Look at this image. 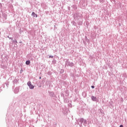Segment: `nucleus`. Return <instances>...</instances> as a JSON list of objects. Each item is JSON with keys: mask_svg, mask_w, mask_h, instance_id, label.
Returning a JSON list of instances; mask_svg holds the SVG:
<instances>
[{"mask_svg": "<svg viewBox=\"0 0 127 127\" xmlns=\"http://www.w3.org/2000/svg\"><path fill=\"white\" fill-rule=\"evenodd\" d=\"M73 17L75 20H79L82 17V14L79 12H75L73 14Z\"/></svg>", "mask_w": 127, "mask_h": 127, "instance_id": "obj_1", "label": "nucleus"}, {"mask_svg": "<svg viewBox=\"0 0 127 127\" xmlns=\"http://www.w3.org/2000/svg\"><path fill=\"white\" fill-rule=\"evenodd\" d=\"M65 65L67 66V67H74L75 64L72 62H70L69 61V59L66 60L65 61Z\"/></svg>", "mask_w": 127, "mask_h": 127, "instance_id": "obj_2", "label": "nucleus"}, {"mask_svg": "<svg viewBox=\"0 0 127 127\" xmlns=\"http://www.w3.org/2000/svg\"><path fill=\"white\" fill-rule=\"evenodd\" d=\"M78 121L79 122H77L78 125H79L80 127H82L83 126L82 124L84 125V118L79 119Z\"/></svg>", "mask_w": 127, "mask_h": 127, "instance_id": "obj_3", "label": "nucleus"}, {"mask_svg": "<svg viewBox=\"0 0 127 127\" xmlns=\"http://www.w3.org/2000/svg\"><path fill=\"white\" fill-rule=\"evenodd\" d=\"M49 93V96L51 97V98H55L56 97V95H55V92L53 91H48Z\"/></svg>", "mask_w": 127, "mask_h": 127, "instance_id": "obj_4", "label": "nucleus"}, {"mask_svg": "<svg viewBox=\"0 0 127 127\" xmlns=\"http://www.w3.org/2000/svg\"><path fill=\"white\" fill-rule=\"evenodd\" d=\"M27 85L28 86L30 90H33V89H34V85H32V84L31 83V82L28 81L27 82Z\"/></svg>", "mask_w": 127, "mask_h": 127, "instance_id": "obj_5", "label": "nucleus"}, {"mask_svg": "<svg viewBox=\"0 0 127 127\" xmlns=\"http://www.w3.org/2000/svg\"><path fill=\"white\" fill-rule=\"evenodd\" d=\"M62 109L63 114H64V115H66L67 113H68V109H67V108L65 107H62Z\"/></svg>", "mask_w": 127, "mask_h": 127, "instance_id": "obj_6", "label": "nucleus"}, {"mask_svg": "<svg viewBox=\"0 0 127 127\" xmlns=\"http://www.w3.org/2000/svg\"><path fill=\"white\" fill-rule=\"evenodd\" d=\"M1 68H2V69H6V68H7V66H6V64H5V63H4L3 62H1Z\"/></svg>", "mask_w": 127, "mask_h": 127, "instance_id": "obj_7", "label": "nucleus"}, {"mask_svg": "<svg viewBox=\"0 0 127 127\" xmlns=\"http://www.w3.org/2000/svg\"><path fill=\"white\" fill-rule=\"evenodd\" d=\"M81 3L82 4V6H86L88 5V2L85 0H82Z\"/></svg>", "mask_w": 127, "mask_h": 127, "instance_id": "obj_8", "label": "nucleus"}, {"mask_svg": "<svg viewBox=\"0 0 127 127\" xmlns=\"http://www.w3.org/2000/svg\"><path fill=\"white\" fill-rule=\"evenodd\" d=\"M64 103H69V99H68V96L66 95H65V97L63 98Z\"/></svg>", "mask_w": 127, "mask_h": 127, "instance_id": "obj_9", "label": "nucleus"}, {"mask_svg": "<svg viewBox=\"0 0 127 127\" xmlns=\"http://www.w3.org/2000/svg\"><path fill=\"white\" fill-rule=\"evenodd\" d=\"M67 77H68V75L67 74H63L62 76V78L63 80H66Z\"/></svg>", "mask_w": 127, "mask_h": 127, "instance_id": "obj_10", "label": "nucleus"}, {"mask_svg": "<svg viewBox=\"0 0 127 127\" xmlns=\"http://www.w3.org/2000/svg\"><path fill=\"white\" fill-rule=\"evenodd\" d=\"M18 92H19V87H16L14 89V93L15 94H17V93H18Z\"/></svg>", "mask_w": 127, "mask_h": 127, "instance_id": "obj_11", "label": "nucleus"}, {"mask_svg": "<svg viewBox=\"0 0 127 127\" xmlns=\"http://www.w3.org/2000/svg\"><path fill=\"white\" fill-rule=\"evenodd\" d=\"M91 100L93 102H97L98 101V99H97V97L92 96H91Z\"/></svg>", "mask_w": 127, "mask_h": 127, "instance_id": "obj_12", "label": "nucleus"}, {"mask_svg": "<svg viewBox=\"0 0 127 127\" xmlns=\"http://www.w3.org/2000/svg\"><path fill=\"white\" fill-rule=\"evenodd\" d=\"M98 112L100 114H101L102 117H104L105 116V113H104V111H103V110L99 109Z\"/></svg>", "mask_w": 127, "mask_h": 127, "instance_id": "obj_13", "label": "nucleus"}, {"mask_svg": "<svg viewBox=\"0 0 127 127\" xmlns=\"http://www.w3.org/2000/svg\"><path fill=\"white\" fill-rule=\"evenodd\" d=\"M7 17V14L5 13H2V17H3V20L4 21L6 20Z\"/></svg>", "mask_w": 127, "mask_h": 127, "instance_id": "obj_14", "label": "nucleus"}, {"mask_svg": "<svg viewBox=\"0 0 127 127\" xmlns=\"http://www.w3.org/2000/svg\"><path fill=\"white\" fill-rule=\"evenodd\" d=\"M71 7H72V8H73V9L74 10H77V5H76V4H73L71 6Z\"/></svg>", "mask_w": 127, "mask_h": 127, "instance_id": "obj_15", "label": "nucleus"}, {"mask_svg": "<svg viewBox=\"0 0 127 127\" xmlns=\"http://www.w3.org/2000/svg\"><path fill=\"white\" fill-rule=\"evenodd\" d=\"M31 15L33 16V17H37V14L34 12H32Z\"/></svg>", "mask_w": 127, "mask_h": 127, "instance_id": "obj_16", "label": "nucleus"}, {"mask_svg": "<svg viewBox=\"0 0 127 127\" xmlns=\"http://www.w3.org/2000/svg\"><path fill=\"white\" fill-rule=\"evenodd\" d=\"M18 82V79L15 78L14 80H13V84H17Z\"/></svg>", "mask_w": 127, "mask_h": 127, "instance_id": "obj_17", "label": "nucleus"}, {"mask_svg": "<svg viewBox=\"0 0 127 127\" xmlns=\"http://www.w3.org/2000/svg\"><path fill=\"white\" fill-rule=\"evenodd\" d=\"M82 95L83 98H86V97H87V93H86V92H83Z\"/></svg>", "mask_w": 127, "mask_h": 127, "instance_id": "obj_18", "label": "nucleus"}, {"mask_svg": "<svg viewBox=\"0 0 127 127\" xmlns=\"http://www.w3.org/2000/svg\"><path fill=\"white\" fill-rule=\"evenodd\" d=\"M71 24H72V25H73V26H77V23H75V21H72L71 22Z\"/></svg>", "mask_w": 127, "mask_h": 127, "instance_id": "obj_19", "label": "nucleus"}, {"mask_svg": "<svg viewBox=\"0 0 127 127\" xmlns=\"http://www.w3.org/2000/svg\"><path fill=\"white\" fill-rule=\"evenodd\" d=\"M61 82L63 86H65V85H66L67 84V82H66V81H64L63 80H61Z\"/></svg>", "mask_w": 127, "mask_h": 127, "instance_id": "obj_20", "label": "nucleus"}, {"mask_svg": "<svg viewBox=\"0 0 127 127\" xmlns=\"http://www.w3.org/2000/svg\"><path fill=\"white\" fill-rule=\"evenodd\" d=\"M12 43H13V44H15V45H16V46H17V45L16 44L17 43V40H16V39L13 40Z\"/></svg>", "mask_w": 127, "mask_h": 127, "instance_id": "obj_21", "label": "nucleus"}, {"mask_svg": "<svg viewBox=\"0 0 127 127\" xmlns=\"http://www.w3.org/2000/svg\"><path fill=\"white\" fill-rule=\"evenodd\" d=\"M25 64L26 65H30V60L26 61L25 62Z\"/></svg>", "mask_w": 127, "mask_h": 127, "instance_id": "obj_22", "label": "nucleus"}, {"mask_svg": "<svg viewBox=\"0 0 127 127\" xmlns=\"http://www.w3.org/2000/svg\"><path fill=\"white\" fill-rule=\"evenodd\" d=\"M64 93L66 96H69V90H68L67 89L65 90L64 91Z\"/></svg>", "mask_w": 127, "mask_h": 127, "instance_id": "obj_23", "label": "nucleus"}, {"mask_svg": "<svg viewBox=\"0 0 127 127\" xmlns=\"http://www.w3.org/2000/svg\"><path fill=\"white\" fill-rule=\"evenodd\" d=\"M61 97H63V98L65 97V95L64 94V91H62L61 92Z\"/></svg>", "mask_w": 127, "mask_h": 127, "instance_id": "obj_24", "label": "nucleus"}, {"mask_svg": "<svg viewBox=\"0 0 127 127\" xmlns=\"http://www.w3.org/2000/svg\"><path fill=\"white\" fill-rule=\"evenodd\" d=\"M85 41H86V42H89V39H88L87 36L85 37Z\"/></svg>", "mask_w": 127, "mask_h": 127, "instance_id": "obj_25", "label": "nucleus"}, {"mask_svg": "<svg viewBox=\"0 0 127 127\" xmlns=\"http://www.w3.org/2000/svg\"><path fill=\"white\" fill-rule=\"evenodd\" d=\"M60 74H63L64 73V69H61L60 71Z\"/></svg>", "mask_w": 127, "mask_h": 127, "instance_id": "obj_26", "label": "nucleus"}, {"mask_svg": "<svg viewBox=\"0 0 127 127\" xmlns=\"http://www.w3.org/2000/svg\"><path fill=\"white\" fill-rule=\"evenodd\" d=\"M57 62V61H56V60L54 59V60L52 61L53 64H56Z\"/></svg>", "mask_w": 127, "mask_h": 127, "instance_id": "obj_27", "label": "nucleus"}, {"mask_svg": "<svg viewBox=\"0 0 127 127\" xmlns=\"http://www.w3.org/2000/svg\"><path fill=\"white\" fill-rule=\"evenodd\" d=\"M47 74L49 76H51V75H52V72H51V71H48V73H47Z\"/></svg>", "mask_w": 127, "mask_h": 127, "instance_id": "obj_28", "label": "nucleus"}, {"mask_svg": "<svg viewBox=\"0 0 127 127\" xmlns=\"http://www.w3.org/2000/svg\"><path fill=\"white\" fill-rule=\"evenodd\" d=\"M49 84H50V81H47L46 82V85H47V86H48V85H49Z\"/></svg>", "mask_w": 127, "mask_h": 127, "instance_id": "obj_29", "label": "nucleus"}, {"mask_svg": "<svg viewBox=\"0 0 127 127\" xmlns=\"http://www.w3.org/2000/svg\"><path fill=\"white\" fill-rule=\"evenodd\" d=\"M7 38H9V39L10 40H13V38L12 37H10L9 36H7Z\"/></svg>", "mask_w": 127, "mask_h": 127, "instance_id": "obj_30", "label": "nucleus"}, {"mask_svg": "<svg viewBox=\"0 0 127 127\" xmlns=\"http://www.w3.org/2000/svg\"><path fill=\"white\" fill-rule=\"evenodd\" d=\"M70 77H72V78H74V77H75V75H74V74L70 73Z\"/></svg>", "mask_w": 127, "mask_h": 127, "instance_id": "obj_31", "label": "nucleus"}, {"mask_svg": "<svg viewBox=\"0 0 127 127\" xmlns=\"http://www.w3.org/2000/svg\"><path fill=\"white\" fill-rule=\"evenodd\" d=\"M5 84L6 85V87L8 88V86L9 85V82H8L7 83H5Z\"/></svg>", "mask_w": 127, "mask_h": 127, "instance_id": "obj_32", "label": "nucleus"}, {"mask_svg": "<svg viewBox=\"0 0 127 127\" xmlns=\"http://www.w3.org/2000/svg\"><path fill=\"white\" fill-rule=\"evenodd\" d=\"M87 125V120H84L83 121V125Z\"/></svg>", "mask_w": 127, "mask_h": 127, "instance_id": "obj_33", "label": "nucleus"}, {"mask_svg": "<svg viewBox=\"0 0 127 127\" xmlns=\"http://www.w3.org/2000/svg\"><path fill=\"white\" fill-rule=\"evenodd\" d=\"M22 32H23V31L21 30V28H20L19 29V33H20V34H21V33H22Z\"/></svg>", "mask_w": 127, "mask_h": 127, "instance_id": "obj_34", "label": "nucleus"}, {"mask_svg": "<svg viewBox=\"0 0 127 127\" xmlns=\"http://www.w3.org/2000/svg\"><path fill=\"white\" fill-rule=\"evenodd\" d=\"M78 24V25H82V24H83V22L82 21L79 22Z\"/></svg>", "mask_w": 127, "mask_h": 127, "instance_id": "obj_35", "label": "nucleus"}, {"mask_svg": "<svg viewBox=\"0 0 127 127\" xmlns=\"http://www.w3.org/2000/svg\"><path fill=\"white\" fill-rule=\"evenodd\" d=\"M68 106L69 107V108H72V104L71 103H69L68 104Z\"/></svg>", "mask_w": 127, "mask_h": 127, "instance_id": "obj_36", "label": "nucleus"}, {"mask_svg": "<svg viewBox=\"0 0 127 127\" xmlns=\"http://www.w3.org/2000/svg\"><path fill=\"white\" fill-rule=\"evenodd\" d=\"M22 72H23V69H22V68H21V70L20 71V74H21Z\"/></svg>", "mask_w": 127, "mask_h": 127, "instance_id": "obj_37", "label": "nucleus"}, {"mask_svg": "<svg viewBox=\"0 0 127 127\" xmlns=\"http://www.w3.org/2000/svg\"><path fill=\"white\" fill-rule=\"evenodd\" d=\"M105 0H100L99 1L101 3H103Z\"/></svg>", "mask_w": 127, "mask_h": 127, "instance_id": "obj_38", "label": "nucleus"}, {"mask_svg": "<svg viewBox=\"0 0 127 127\" xmlns=\"http://www.w3.org/2000/svg\"><path fill=\"white\" fill-rule=\"evenodd\" d=\"M2 7V4H1V3H0V9H1Z\"/></svg>", "mask_w": 127, "mask_h": 127, "instance_id": "obj_39", "label": "nucleus"}, {"mask_svg": "<svg viewBox=\"0 0 127 127\" xmlns=\"http://www.w3.org/2000/svg\"><path fill=\"white\" fill-rule=\"evenodd\" d=\"M67 9L68 10H71V8L70 7V6H68Z\"/></svg>", "mask_w": 127, "mask_h": 127, "instance_id": "obj_40", "label": "nucleus"}, {"mask_svg": "<svg viewBox=\"0 0 127 127\" xmlns=\"http://www.w3.org/2000/svg\"><path fill=\"white\" fill-rule=\"evenodd\" d=\"M91 88H92V89H95V86L92 85Z\"/></svg>", "mask_w": 127, "mask_h": 127, "instance_id": "obj_41", "label": "nucleus"}, {"mask_svg": "<svg viewBox=\"0 0 127 127\" xmlns=\"http://www.w3.org/2000/svg\"><path fill=\"white\" fill-rule=\"evenodd\" d=\"M49 58H53V56H49Z\"/></svg>", "mask_w": 127, "mask_h": 127, "instance_id": "obj_42", "label": "nucleus"}, {"mask_svg": "<svg viewBox=\"0 0 127 127\" xmlns=\"http://www.w3.org/2000/svg\"><path fill=\"white\" fill-rule=\"evenodd\" d=\"M52 71H53V72H54V73H56V71L55 70H53V69H52Z\"/></svg>", "mask_w": 127, "mask_h": 127, "instance_id": "obj_43", "label": "nucleus"}, {"mask_svg": "<svg viewBox=\"0 0 127 127\" xmlns=\"http://www.w3.org/2000/svg\"><path fill=\"white\" fill-rule=\"evenodd\" d=\"M120 127H124V125H121L120 126Z\"/></svg>", "mask_w": 127, "mask_h": 127, "instance_id": "obj_44", "label": "nucleus"}, {"mask_svg": "<svg viewBox=\"0 0 127 127\" xmlns=\"http://www.w3.org/2000/svg\"><path fill=\"white\" fill-rule=\"evenodd\" d=\"M5 58H6V60H8L7 57L6 56H5Z\"/></svg>", "mask_w": 127, "mask_h": 127, "instance_id": "obj_45", "label": "nucleus"}, {"mask_svg": "<svg viewBox=\"0 0 127 127\" xmlns=\"http://www.w3.org/2000/svg\"><path fill=\"white\" fill-rule=\"evenodd\" d=\"M39 79H40V80L41 79V76L39 77Z\"/></svg>", "mask_w": 127, "mask_h": 127, "instance_id": "obj_46", "label": "nucleus"}, {"mask_svg": "<svg viewBox=\"0 0 127 127\" xmlns=\"http://www.w3.org/2000/svg\"><path fill=\"white\" fill-rule=\"evenodd\" d=\"M0 17H1V14H0Z\"/></svg>", "mask_w": 127, "mask_h": 127, "instance_id": "obj_47", "label": "nucleus"}, {"mask_svg": "<svg viewBox=\"0 0 127 127\" xmlns=\"http://www.w3.org/2000/svg\"><path fill=\"white\" fill-rule=\"evenodd\" d=\"M1 33L0 32V36H1Z\"/></svg>", "mask_w": 127, "mask_h": 127, "instance_id": "obj_48", "label": "nucleus"}, {"mask_svg": "<svg viewBox=\"0 0 127 127\" xmlns=\"http://www.w3.org/2000/svg\"><path fill=\"white\" fill-rule=\"evenodd\" d=\"M39 87L41 88V85H40V86H39Z\"/></svg>", "mask_w": 127, "mask_h": 127, "instance_id": "obj_49", "label": "nucleus"}, {"mask_svg": "<svg viewBox=\"0 0 127 127\" xmlns=\"http://www.w3.org/2000/svg\"><path fill=\"white\" fill-rule=\"evenodd\" d=\"M19 43H21V42H20Z\"/></svg>", "mask_w": 127, "mask_h": 127, "instance_id": "obj_50", "label": "nucleus"}, {"mask_svg": "<svg viewBox=\"0 0 127 127\" xmlns=\"http://www.w3.org/2000/svg\"><path fill=\"white\" fill-rule=\"evenodd\" d=\"M17 47V46H16V47Z\"/></svg>", "mask_w": 127, "mask_h": 127, "instance_id": "obj_51", "label": "nucleus"}, {"mask_svg": "<svg viewBox=\"0 0 127 127\" xmlns=\"http://www.w3.org/2000/svg\"><path fill=\"white\" fill-rule=\"evenodd\" d=\"M54 27H55V25H54Z\"/></svg>", "mask_w": 127, "mask_h": 127, "instance_id": "obj_52", "label": "nucleus"}]
</instances>
